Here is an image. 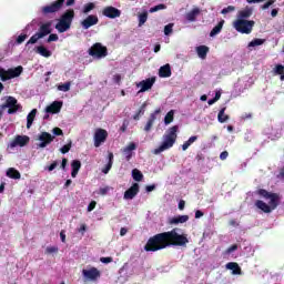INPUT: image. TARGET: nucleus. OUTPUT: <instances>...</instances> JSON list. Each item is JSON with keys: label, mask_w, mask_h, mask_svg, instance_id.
Returning <instances> with one entry per match:
<instances>
[{"label": "nucleus", "mask_w": 284, "mask_h": 284, "mask_svg": "<svg viewBox=\"0 0 284 284\" xmlns=\"http://www.w3.org/2000/svg\"><path fill=\"white\" fill-rule=\"evenodd\" d=\"M187 234H179V229L158 233L151 236L144 245L145 252H161L168 247H187Z\"/></svg>", "instance_id": "obj_1"}, {"label": "nucleus", "mask_w": 284, "mask_h": 284, "mask_svg": "<svg viewBox=\"0 0 284 284\" xmlns=\"http://www.w3.org/2000/svg\"><path fill=\"white\" fill-rule=\"evenodd\" d=\"M257 194L263 199H266V201L270 200L268 204L263 202V200H257L255 202L256 207L264 212L265 214H270L272 213V211L278 207L280 197L277 193H270L265 189H260L257 191Z\"/></svg>", "instance_id": "obj_2"}, {"label": "nucleus", "mask_w": 284, "mask_h": 284, "mask_svg": "<svg viewBox=\"0 0 284 284\" xmlns=\"http://www.w3.org/2000/svg\"><path fill=\"white\" fill-rule=\"evenodd\" d=\"M176 132H179V125L171 126L166 134L163 135V142L158 149L153 151V154H161V152H165V150L174 148L178 139Z\"/></svg>", "instance_id": "obj_3"}, {"label": "nucleus", "mask_w": 284, "mask_h": 284, "mask_svg": "<svg viewBox=\"0 0 284 284\" xmlns=\"http://www.w3.org/2000/svg\"><path fill=\"white\" fill-rule=\"evenodd\" d=\"M74 9H69L64 13L61 14L60 19L58 20V23L55 24V30L60 34H63V32H68L70 28H72V21H74Z\"/></svg>", "instance_id": "obj_4"}, {"label": "nucleus", "mask_w": 284, "mask_h": 284, "mask_svg": "<svg viewBox=\"0 0 284 284\" xmlns=\"http://www.w3.org/2000/svg\"><path fill=\"white\" fill-rule=\"evenodd\" d=\"M254 26H256V22L254 20L236 19L233 22L234 30H236V32H240V34H252V30H254Z\"/></svg>", "instance_id": "obj_5"}, {"label": "nucleus", "mask_w": 284, "mask_h": 284, "mask_svg": "<svg viewBox=\"0 0 284 284\" xmlns=\"http://www.w3.org/2000/svg\"><path fill=\"white\" fill-rule=\"evenodd\" d=\"M23 73V67L18 65L13 69H9L6 71V69L0 68V79L1 81H10V79H17V77H21Z\"/></svg>", "instance_id": "obj_6"}, {"label": "nucleus", "mask_w": 284, "mask_h": 284, "mask_svg": "<svg viewBox=\"0 0 284 284\" xmlns=\"http://www.w3.org/2000/svg\"><path fill=\"white\" fill-rule=\"evenodd\" d=\"M89 54L90 57H97V59H103L108 57V47H103L101 42H97L89 49Z\"/></svg>", "instance_id": "obj_7"}, {"label": "nucleus", "mask_w": 284, "mask_h": 284, "mask_svg": "<svg viewBox=\"0 0 284 284\" xmlns=\"http://www.w3.org/2000/svg\"><path fill=\"white\" fill-rule=\"evenodd\" d=\"M6 108H8V114H17L21 104L18 103L17 98L9 95L7 97L6 103L1 105L2 110H6Z\"/></svg>", "instance_id": "obj_8"}, {"label": "nucleus", "mask_w": 284, "mask_h": 284, "mask_svg": "<svg viewBox=\"0 0 284 284\" xmlns=\"http://www.w3.org/2000/svg\"><path fill=\"white\" fill-rule=\"evenodd\" d=\"M64 3H65V0H57L51 4L42 7L41 12L42 14H44V17L48 14H54V12H59V10L63 8Z\"/></svg>", "instance_id": "obj_9"}, {"label": "nucleus", "mask_w": 284, "mask_h": 284, "mask_svg": "<svg viewBox=\"0 0 284 284\" xmlns=\"http://www.w3.org/2000/svg\"><path fill=\"white\" fill-rule=\"evenodd\" d=\"M82 276L85 278V281H91L92 283H97V281L101 278V271H99V268L94 266H92L89 270L83 268Z\"/></svg>", "instance_id": "obj_10"}, {"label": "nucleus", "mask_w": 284, "mask_h": 284, "mask_svg": "<svg viewBox=\"0 0 284 284\" xmlns=\"http://www.w3.org/2000/svg\"><path fill=\"white\" fill-rule=\"evenodd\" d=\"M94 148H101L108 141V131L105 129H97L93 135Z\"/></svg>", "instance_id": "obj_11"}, {"label": "nucleus", "mask_w": 284, "mask_h": 284, "mask_svg": "<svg viewBox=\"0 0 284 284\" xmlns=\"http://www.w3.org/2000/svg\"><path fill=\"white\" fill-rule=\"evenodd\" d=\"M30 143V136L28 135H17L8 145V148H10L11 150L17 148V145H19V148H26V145H28Z\"/></svg>", "instance_id": "obj_12"}, {"label": "nucleus", "mask_w": 284, "mask_h": 284, "mask_svg": "<svg viewBox=\"0 0 284 284\" xmlns=\"http://www.w3.org/2000/svg\"><path fill=\"white\" fill-rule=\"evenodd\" d=\"M155 82L156 78H148L146 80H142L136 84V88H141L138 93L141 94L143 92H148V90H152Z\"/></svg>", "instance_id": "obj_13"}, {"label": "nucleus", "mask_w": 284, "mask_h": 284, "mask_svg": "<svg viewBox=\"0 0 284 284\" xmlns=\"http://www.w3.org/2000/svg\"><path fill=\"white\" fill-rule=\"evenodd\" d=\"M102 14L108 19H119V17H121V10L115 7L109 6L102 10Z\"/></svg>", "instance_id": "obj_14"}, {"label": "nucleus", "mask_w": 284, "mask_h": 284, "mask_svg": "<svg viewBox=\"0 0 284 284\" xmlns=\"http://www.w3.org/2000/svg\"><path fill=\"white\" fill-rule=\"evenodd\" d=\"M55 136L50 134L49 132H42L38 140L40 143L38 144L39 148H48L52 141H54Z\"/></svg>", "instance_id": "obj_15"}, {"label": "nucleus", "mask_w": 284, "mask_h": 284, "mask_svg": "<svg viewBox=\"0 0 284 284\" xmlns=\"http://www.w3.org/2000/svg\"><path fill=\"white\" fill-rule=\"evenodd\" d=\"M97 23H99V17L95 14H90L81 21L83 30H90V28H92V26H97Z\"/></svg>", "instance_id": "obj_16"}, {"label": "nucleus", "mask_w": 284, "mask_h": 284, "mask_svg": "<svg viewBox=\"0 0 284 284\" xmlns=\"http://www.w3.org/2000/svg\"><path fill=\"white\" fill-rule=\"evenodd\" d=\"M140 192V186L139 183H133L131 187H129L125 192H124V199L125 201H132V199H134V196H136V194H139Z\"/></svg>", "instance_id": "obj_17"}, {"label": "nucleus", "mask_w": 284, "mask_h": 284, "mask_svg": "<svg viewBox=\"0 0 284 284\" xmlns=\"http://www.w3.org/2000/svg\"><path fill=\"white\" fill-rule=\"evenodd\" d=\"M61 108H63V102L54 101L45 108V112L48 114H59V112H61Z\"/></svg>", "instance_id": "obj_18"}, {"label": "nucleus", "mask_w": 284, "mask_h": 284, "mask_svg": "<svg viewBox=\"0 0 284 284\" xmlns=\"http://www.w3.org/2000/svg\"><path fill=\"white\" fill-rule=\"evenodd\" d=\"M38 33L42 39L48 37V34H52V21H48L40 26Z\"/></svg>", "instance_id": "obj_19"}, {"label": "nucleus", "mask_w": 284, "mask_h": 284, "mask_svg": "<svg viewBox=\"0 0 284 284\" xmlns=\"http://www.w3.org/2000/svg\"><path fill=\"white\" fill-rule=\"evenodd\" d=\"M156 114H161V109H156L150 114V118L144 126V132H150V130H152V125H154V121H156Z\"/></svg>", "instance_id": "obj_20"}, {"label": "nucleus", "mask_w": 284, "mask_h": 284, "mask_svg": "<svg viewBox=\"0 0 284 284\" xmlns=\"http://www.w3.org/2000/svg\"><path fill=\"white\" fill-rule=\"evenodd\" d=\"M190 221L189 215H178L169 220L170 225H179L180 223H187Z\"/></svg>", "instance_id": "obj_21"}, {"label": "nucleus", "mask_w": 284, "mask_h": 284, "mask_svg": "<svg viewBox=\"0 0 284 284\" xmlns=\"http://www.w3.org/2000/svg\"><path fill=\"white\" fill-rule=\"evenodd\" d=\"M159 77L161 79H168L172 77V67H170V64L162 65L159 70Z\"/></svg>", "instance_id": "obj_22"}, {"label": "nucleus", "mask_w": 284, "mask_h": 284, "mask_svg": "<svg viewBox=\"0 0 284 284\" xmlns=\"http://www.w3.org/2000/svg\"><path fill=\"white\" fill-rule=\"evenodd\" d=\"M252 14H253L252 8L246 7L245 9L237 12V18L236 19L247 21V19H250V17H252Z\"/></svg>", "instance_id": "obj_23"}, {"label": "nucleus", "mask_w": 284, "mask_h": 284, "mask_svg": "<svg viewBox=\"0 0 284 284\" xmlns=\"http://www.w3.org/2000/svg\"><path fill=\"white\" fill-rule=\"evenodd\" d=\"M71 176L72 179H77V174H79V170H81V161L73 160L71 162Z\"/></svg>", "instance_id": "obj_24"}, {"label": "nucleus", "mask_w": 284, "mask_h": 284, "mask_svg": "<svg viewBox=\"0 0 284 284\" xmlns=\"http://www.w3.org/2000/svg\"><path fill=\"white\" fill-rule=\"evenodd\" d=\"M108 160H109V162L102 169L103 174H108L110 172V170H112V165L114 163V153L109 152Z\"/></svg>", "instance_id": "obj_25"}, {"label": "nucleus", "mask_w": 284, "mask_h": 284, "mask_svg": "<svg viewBox=\"0 0 284 284\" xmlns=\"http://www.w3.org/2000/svg\"><path fill=\"white\" fill-rule=\"evenodd\" d=\"M226 268L231 270L232 274H234V275H241L242 274L241 266H239V263H236V262L227 263Z\"/></svg>", "instance_id": "obj_26"}, {"label": "nucleus", "mask_w": 284, "mask_h": 284, "mask_svg": "<svg viewBox=\"0 0 284 284\" xmlns=\"http://www.w3.org/2000/svg\"><path fill=\"white\" fill-rule=\"evenodd\" d=\"M36 52L41 57H44L45 59H49V57H52V51L48 50V48L43 45L37 47Z\"/></svg>", "instance_id": "obj_27"}, {"label": "nucleus", "mask_w": 284, "mask_h": 284, "mask_svg": "<svg viewBox=\"0 0 284 284\" xmlns=\"http://www.w3.org/2000/svg\"><path fill=\"white\" fill-rule=\"evenodd\" d=\"M37 118V109L31 110V112L27 115V129L30 130L32 128V123H34V119Z\"/></svg>", "instance_id": "obj_28"}, {"label": "nucleus", "mask_w": 284, "mask_h": 284, "mask_svg": "<svg viewBox=\"0 0 284 284\" xmlns=\"http://www.w3.org/2000/svg\"><path fill=\"white\" fill-rule=\"evenodd\" d=\"M225 110H227L225 106L220 110L217 114L219 123H227L230 121V115L225 114Z\"/></svg>", "instance_id": "obj_29"}, {"label": "nucleus", "mask_w": 284, "mask_h": 284, "mask_svg": "<svg viewBox=\"0 0 284 284\" xmlns=\"http://www.w3.org/2000/svg\"><path fill=\"white\" fill-rule=\"evenodd\" d=\"M225 24V20H221L210 32V37H216V34H221V30H223V26Z\"/></svg>", "instance_id": "obj_30"}, {"label": "nucleus", "mask_w": 284, "mask_h": 284, "mask_svg": "<svg viewBox=\"0 0 284 284\" xmlns=\"http://www.w3.org/2000/svg\"><path fill=\"white\" fill-rule=\"evenodd\" d=\"M7 176H8L9 179L19 180V179H21V173H20L17 169L10 168V169H8V171H7Z\"/></svg>", "instance_id": "obj_31"}, {"label": "nucleus", "mask_w": 284, "mask_h": 284, "mask_svg": "<svg viewBox=\"0 0 284 284\" xmlns=\"http://www.w3.org/2000/svg\"><path fill=\"white\" fill-rule=\"evenodd\" d=\"M197 14H201V9L194 8L192 11L186 13V20L191 21V22L196 21V16Z\"/></svg>", "instance_id": "obj_32"}, {"label": "nucleus", "mask_w": 284, "mask_h": 284, "mask_svg": "<svg viewBox=\"0 0 284 284\" xmlns=\"http://www.w3.org/2000/svg\"><path fill=\"white\" fill-rule=\"evenodd\" d=\"M196 52L200 59H205L207 57V52H210V48L206 45H200L196 48Z\"/></svg>", "instance_id": "obj_33"}, {"label": "nucleus", "mask_w": 284, "mask_h": 284, "mask_svg": "<svg viewBox=\"0 0 284 284\" xmlns=\"http://www.w3.org/2000/svg\"><path fill=\"white\" fill-rule=\"evenodd\" d=\"M145 108H148V103L144 102L139 111L133 115L134 121H139V119L145 114Z\"/></svg>", "instance_id": "obj_34"}, {"label": "nucleus", "mask_w": 284, "mask_h": 284, "mask_svg": "<svg viewBox=\"0 0 284 284\" xmlns=\"http://www.w3.org/2000/svg\"><path fill=\"white\" fill-rule=\"evenodd\" d=\"M94 8H97V4L94 2H88L83 6L82 12L83 14H90V12L94 10Z\"/></svg>", "instance_id": "obj_35"}, {"label": "nucleus", "mask_w": 284, "mask_h": 284, "mask_svg": "<svg viewBox=\"0 0 284 284\" xmlns=\"http://www.w3.org/2000/svg\"><path fill=\"white\" fill-rule=\"evenodd\" d=\"M132 178L139 183L143 181V173L139 169H133Z\"/></svg>", "instance_id": "obj_36"}, {"label": "nucleus", "mask_w": 284, "mask_h": 284, "mask_svg": "<svg viewBox=\"0 0 284 284\" xmlns=\"http://www.w3.org/2000/svg\"><path fill=\"white\" fill-rule=\"evenodd\" d=\"M139 18V28L142 26H145V22L148 21V11H144L138 16Z\"/></svg>", "instance_id": "obj_37"}, {"label": "nucleus", "mask_w": 284, "mask_h": 284, "mask_svg": "<svg viewBox=\"0 0 284 284\" xmlns=\"http://www.w3.org/2000/svg\"><path fill=\"white\" fill-rule=\"evenodd\" d=\"M172 121H174V110L169 111L164 118L165 125H170Z\"/></svg>", "instance_id": "obj_38"}, {"label": "nucleus", "mask_w": 284, "mask_h": 284, "mask_svg": "<svg viewBox=\"0 0 284 284\" xmlns=\"http://www.w3.org/2000/svg\"><path fill=\"white\" fill-rule=\"evenodd\" d=\"M39 39H42L39 33H34L29 41L26 43V48H28V45H34V43H37L39 41Z\"/></svg>", "instance_id": "obj_39"}, {"label": "nucleus", "mask_w": 284, "mask_h": 284, "mask_svg": "<svg viewBox=\"0 0 284 284\" xmlns=\"http://www.w3.org/2000/svg\"><path fill=\"white\" fill-rule=\"evenodd\" d=\"M265 43V39H254L248 43V48H256V45H263Z\"/></svg>", "instance_id": "obj_40"}, {"label": "nucleus", "mask_w": 284, "mask_h": 284, "mask_svg": "<svg viewBox=\"0 0 284 284\" xmlns=\"http://www.w3.org/2000/svg\"><path fill=\"white\" fill-rule=\"evenodd\" d=\"M70 85H71L70 82H67V83H64V84H59V85H58V90H59L60 92H70Z\"/></svg>", "instance_id": "obj_41"}, {"label": "nucleus", "mask_w": 284, "mask_h": 284, "mask_svg": "<svg viewBox=\"0 0 284 284\" xmlns=\"http://www.w3.org/2000/svg\"><path fill=\"white\" fill-rule=\"evenodd\" d=\"M173 28H174V23H169L164 27L165 37H170V34H172Z\"/></svg>", "instance_id": "obj_42"}, {"label": "nucleus", "mask_w": 284, "mask_h": 284, "mask_svg": "<svg viewBox=\"0 0 284 284\" xmlns=\"http://www.w3.org/2000/svg\"><path fill=\"white\" fill-rule=\"evenodd\" d=\"M166 9H168V6H165V4H158V6L153 7V8H151L149 10V12L154 13V12H159V10H166Z\"/></svg>", "instance_id": "obj_43"}, {"label": "nucleus", "mask_w": 284, "mask_h": 284, "mask_svg": "<svg viewBox=\"0 0 284 284\" xmlns=\"http://www.w3.org/2000/svg\"><path fill=\"white\" fill-rule=\"evenodd\" d=\"M70 150H72V142L63 145L61 149H60V152L61 154H68V152H70Z\"/></svg>", "instance_id": "obj_44"}, {"label": "nucleus", "mask_w": 284, "mask_h": 284, "mask_svg": "<svg viewBox=\"0 0 284 284\" xmlns=\"http://www.w3.org/2000/svg\"><path fill=\"white\" fill-rule=\"evenodd\" d=\"M58 166H59V162L53 161L49 166H45V170H48V172H52V171L57 170Z\"/></svg>", "instance_id": "obj_45"}, {"label": "nucleus", "mask_w": 284, "mask_h": 284, "mask_svg": "<svg viewBox=\"0 0 284 284\" xmlns=\"http://www.w3.org/2000/svg\"><path fill=\"white\" fill-rule=\"evenodd\" d=\"M275 74H284V65L283 64H276L274 68Z\"/></svg>", "instance_id": "obj_46"}, {"label": "nucleus", "mask_w": 284, "mask_h": 284, "mask_svg": "<svg viewBox=\"0 0 284 284\" xmlns=\"http://www.w3.org/2000/svg\"><path fill=\"white\" fill-rule=\"evenodd\" d=\"M52 41H59V36L57 33H50L47 39V43H52Z\"/></svg>", "instance_id": "obj_47"}, {"label": "nucleus", "mask_w": 284, "mask_h": 284, "mask_svg": "<svg viewBox=\"0 0 284 284\" xmlns=\"http://www.w3.org/2000/svg\"><path fill=\"white\" fill-rule=\"evenodd\" d=\"M26 39H28V34H20L17 40H16V43L18 45H21V43H23V41H26Z\"/></svg>", "instance_id": "obj_48"}, {"label": "nucleus", "mask_w": 284, "mask_h": 284, "mask_svg": "<svg viewBox=\"0 0 284 284\" xmlns=\"http://www.w3.org/2000/svg\"><path fill=\"white\" fill-rule=\"evenodd\" d=\"M52 133L54 136H63V130H61L59 126L53 128Z\"/></svg>", "instance_id": "obj_49"}, {"label": "nucleus", "mask_w": 284, "mask_h": 284, "mask_svg": "<svg viewBox=\"0 0 284 284\" xmlns=\"http://www.w3.org/2000/svg\"><path fill=\"white\" fill-rule=\"evenodd\" d=\"M234 10H236V8H234V6H229V7H226V8H224V9H222V14H227V13H230V12H234Z\"/></svg>", "instance_id": "obj_50"}, {"label": "nucleus", "mask_w": 284, "mask_h": 284, "mask_svg": "<svg viewBox=\"0 0 284 284\" xmlns=\"http://www.w3.org/2000/svg\"><path fill=\"white\" fill-rule=\"evenodd\" d=\"M45 252H47V254H54V253L59 252V247L49 246V247H47Z\"/></svg>", "instance_id": "obj_51"}, {"label": "nucleus", "mask_w": 284, "mask_h": 284, "mask_svg": "<svg viewBox=\"0 0 284 284\" xmlns=\"http://www.w3.org/2000/svg\"><path fill=\"white\" fill-rule=\"evenodd\" d=\"M239 250V244H233L226 250V254H232V252H236Z\"/></svg>", "instance_id": "obj_52"}, {"label": "nucleus", "mask_w": 284, "mask_h": 284, "mask_svg": "<svg viewBox=\"0 0 284 284\" xmlns=\"http://www.w3.org/2000/svg\"><path fill=\"white\" fill-rule=\"evenodd\" d=\"M275 0H268L266 3H264L262 6V10H267V8H270V6H274Z\"/></svg>", "instance_id": "obj_53"}, {"label": "nucleus", "mask_w": 284, "mask_h": 284, "mask_svg": "<svg viewBox=\"0 0 284 284\" xmlns=\"http://www.w3.org/2000/svg\"><path fill=\"white\" fill-rule=\"evenodd\" d=\"M124 150L132 152V151L136 150V144L134 142H131Z\"/></svg>", "instance_id": "obj_54"}, {"label": "nucleus", "mask_w": 284, "mask_h": 284, "mask_svg": "<svg viewBox=\"0 0 284 284\" xmlns=\"http://www.w3.org/2000/svg\"><path fill=\"white\" fill-rule=\"evenodd\" d=\"M123 152L125 154L126 161H131L132 160V151H128L126 149H124Z\"/></svg>", "instance_id": "obj_55"}, {"label": "nucleus", "mask_w": 284, "mask_h": 284, "mask_svg": "<svg viewBox=\"0 0 284 284\" xmlns=\"http://www.w3.org/2000/svg\"><path fill=\"white\" fill-rule=\"evenodd\" d=\"M100 261L108 265V263H112L114 260L112 257H101Z\"/></svg>", "instance_id": "obj_56"}, {"label": "nucleus", "mask_w": 284, "mask_h": 284, "mask_svg": "<svg viewBox=\"0 0 284 284\" xmlns=\"http://www.w3.org/2000/svg\"><path fill=\"white\" fill-rule=\"evenodd\" d=\"M97 207V201H91L88 205V212H92Z\"/></svg>", "instance_id": "obj_57"}, {"label": "nucleus", "mask_w": 284, "mask_h": 284, "mask_svg": "<svg viewBox=\"0 0 284 284\" xmlns=\"http://www.w3.org/2000/svg\"><path fill=\"white\" fill-rule=\"evenodd\" d=\"M227 156H230V153H229L227 151H223V152L220 154L221 161H225V159H227Z\"/></svg>", "instance_id": "obj_58"}, {"label": "nucleus", "mask_w": 284, "mask_h": 284, "mask_svg": "<svg viewBox=\"0 0 284 284\" xmlns=\"http://www.w3.org/2000/svg\"><path fill=\"white\" fill-rule=\"evenodd\" d=\"M229 225H231V227H239L240 223L236 220H230Z\"/></svg>", "instance_id": "obj_59"}, {"label": "nucleus", "mask_w": 284, "mask_h": 284, "mask_svg": "<svg viewBox=\"0 0 284 284\" xmlns=\"http://www.w3.org/2000/svg\"><path fill=\"white\" fill-rule=\"evenodd\" d=\"M108 192H110V187H102V189H100V194L102 195V196H105V194H108Z\"/></svg>", "instance_id": "obj_60"}, {"label": "nucleus", "mask_w": 284, "mask_h": 284, "mask_svg": "<svg viewBox=\"0 0 284 284\" xmlns=\"http://www.w3.org/2000/svg\"><path fill=\"white\" fill-rule=\"evenodd\" d=\"M154 190H156V185L152 184V185H146L145 191L146 192H154Z\"/></svg>", "instance_id": "obj_61"}, {"label": "nucleus", "mask_w": 284, "mask_h": 284, "mask_svg": "<svg viewBox=\"0 0 284 284\" xmlns=\"http://www.w3.org/2000/svg\"><path fill=\"white\" fill-rule=\"evenodd\" d=\"M197 140H199V136L192 135L186 142L192 145V143H194V142L197 141Z\"/></svg>", "instance_id": "obj_62"}, {"label": "nucleus", "mask_w": 284, "mask_h": 284, "mask_svg": "<svg viewBox=\"0 0 284 284\" xmlns=\"http://www.w3.org/2000/svg\"><path fill=\"white\" fill-rule=\"evenodd\" d=\"M202 216H204L203 211L201 210L195 211V219H201Z\"/></svg>", "instance_id": "obj_63"}, {"label": "nucleus", "mask_w": 284, "mask_h": 284, "mask_svg": "<svg viewBox=\"0 0 284 284\" xmlns=\"http://www.w3.org/2000/svg\"><path fill=\"white\" fill-rule=\"evenodd\" d=\"M60 239H61L62 243H65V230H62L60 232Z\"/></svg>", "instance_id": "obj_64"}]
</instances>
